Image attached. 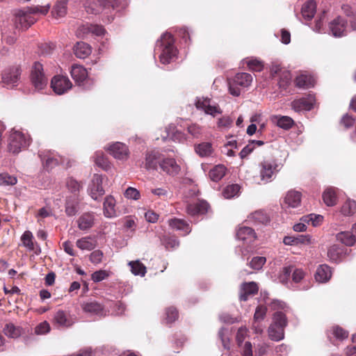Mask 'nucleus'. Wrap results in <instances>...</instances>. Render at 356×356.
<instances>
[{
    "mask_svg": "<svg viewBox=\"0 0 356 356\" xmlns=\"http://www.w3.org/2000/svg\"><path fill=\"white\" fill-rule=\"evenodd\" d=\"M156 47L161 51L159 59L161 63L168 64L177 56V49L174 47V39L171 34H163L157 41Z\"/></svg>",
    "mask_w": 356,
    "mask_h": 356,
    "instance_id": "f257e3e1",
    "label": "nucleus"
},
{
    "mask_svg": "<svg viewBox=\"0 0 356 356\" xmlns=\"http://www.w3.org/2000/svg\"><path fill=\"white\" fill-rule=\"evenodd\" d=\"M253 78L250 74L246 72L238 73L232 80L228 81L229 91L235 97H238L243 89L250 86Z\"/></svg>",
    "mask_w": 356,
    "mask_h": 356,
    "instance_id": "f03ea898",
    "label": "nucleus"
},
{
    "mask_svg": "<svg viewBox=\"0 0 356 356\" xmlns=\"http://www.w3.org/2000/svg\"><path fill=\"white\" fill-rule=\"evenodd\" d=\"M86 11L89 14L97 15L103 13L108 17V22L113 19V16H108L111 10L118 7L117 3L110 5V3H106L104 0H87L84 4Z\"/></svg>",
    "mask_w": 356,
    "mask_h": 356,
    "instance_id": "7ed1b4c3",
    "label": "nucleus"
},
{
    "mask_svg": "<svg viewBox=\"0 0 356 356\" xmlns=\"http://www.w3.org/2000/svg\"><path fill=\"white\" fill-rule=\"evenodd\" d=\"M259 167L260 179L264 184L271 181L281 168L275 160H264L259 163Z\"/></svg>",
    "mask_w": 356,
    "mask_h": 356,
    "instance_id": "20e7f679",
    "label": "nucleus"
},
{
    "mask_svg": "<svg viewBox=\"0 0 356 356\" xmlns=\"http://www.w3.org/2000/svg\"><path fill=\"white\" fill-rule=\"evenodd\" d=\"M29 144V140L19 131H11L9 137L8 150L13 154L19 153Z\"/></svg>",
    "mask_w": 356,
    "mask_h": 356,
    "instance_id": "39448f33",
    "label": "nucleus"
},
{
    "mask_svg": "<svg viewBox=\"0 0 356 356\" xmlns=\"http://www.w3.org/2000/svg\"><path fill=\"white\" fill-rule=\"evenodd\" d=\"M19 66H13L6 69L1 75L2 83L8 88H13L18 85L21 76Z\"/></svg>",
    "mask_w": 356,
    "mask_h": 356,
    "instance_id": "423d86ee",
    "label": "nucleus"
},
{
    "mask_svg": "<svg viewBox=\"0 0 356 356\" xmlns=\"http://www.w3.org/2000/svg\"><path fill=\"white\" fill-rule=\"evenodd\" d=\"M31 83L37 91L42 90L47 85V78L43 73L42 65L35 63L31 70Z\"/></svg>",
    "mask_w": 356,
    "mask_h": 356,
    "instance_id": "0eeeda50",
    "label": "nucleus"
},
{
    "mask_svg": "<svg viewBox=\"0 0 356 356\" xmlns=\"http://www.w3.org/2000/svg\"><path fill=\"white\" fill-rule=\"evenodd\" d=\"M105 149L115 159L120 161H127L130 154L128 147L120 142L110 144Z\"/></svg>",
    "mask_w": 356,
    "mask_h": 356,
    "instance_id": "6e6552de",
    "label": "nucleus"
},
{
    "mask_svg": "<svg viewBox=\"0 0 356 356\" xmlns=\"http://www.w3.org/2000/svg\"><path fill=\"white\" fill-rule=\"evenodd\" d=\"M72 86L70 80L65 76H54L51 81V87L57 95H63L68 91Z\"/></svg>",
    "mask_w": 356,
    "mask_h": 356,
    "instance_id": "1a4fd4ad",
    "label": "nucleus"
},
{
    "mask_svg": "<svg viewBox=\"0 0 356 356\" xmlns=\"http://www.w3.org/2000/svg\"><path fill=\"white\" fill-rule=\"evenodd\" d=\"M33 14L29 8L27 10H19L15 14L16 26L22 29H27L35 22V18L31 15Z\"/></svg>",
    "mask_w": 356,
    "mask_h": 356,
    "instance_id": "9d476101",
    "label": "nucleus"
},
{
    "mask_svg": "<svg viewBox=\"0 0 356 356\" xmlns=\"http://www.w3.org/2000/svg\"><path fill=\"white\" fill-rule=\"evenodd\" d=\"M195 106L197 108L203 110L205 113L215 116L221 113V110L218 105L212 102L209 98H199L196 101Z\"/></svg>",
    "mask_w": 356,
    "mask_h": 356,
    "instance_id": "9b49d317",
    "label": "nucleus"
},
{
    "mask_svg": "<svg viewBox=\"0 0 356 356\" xmlns=\"http://www.w3.org/2000/svg\"><path fill=\"white\" fill-rule=\"evenodd\" d=\"M315 101L316 100L314 96L312 95H309L306 97H302L292 102L291 106L296 112L310 111L313 108Z\"/></svg>",
    "mask_w": 356,
    "mask_h": 356,
    "instance_id": "f8f14e48",
    "label": "nucleus"
},
{
    "mask_svg": "<svg viewBox=\"0 0 356 356\" xmlns=\"http://www.w3.org/2000/svg\"><path fill=\"white\" fill-rule=\"evenodd\" d=\"M104 177L101 175H94L91 184L89 187V192L91 197L97 200L99 197L104 194V190L102 186Z\"/></svg>",
    "mask_w": 356,
    "mask_h": 356,
    "instance_id": "ddd939ff",
    "label": "nucleus"
},
{
    "mask_svg": "<svg viewBox=\"0 0 356 356\" xmlns=\"http://www.w3.org/2000/svg\"><path fill=\"white\" fill-rule=\"evenodd\" d=\"M302 201V193L296 190L289 191L284 197L283 206L284 208H298Z\"/></svg>",
    "mask_w": 356,
    "mask_h": 356,
    "instance_id": "4468645a",
    "label": "nucleus"
},
{
    "mask_svg": "<svg viewBox=\"0 0 356 356\" xmlns=\"http://www.w3.org/2000/svg\"><path fill=\"white\" fill-rule=\"evenodd\" d=\"M163 155L159 151L153 150L145 155V167L147 170H158Z\"/></svg>",
    "mask_w": 356,
    "mask_h": 356,
    "instance_id": "2eb2a0df",
    "label": "nucleus"
},
{
    "mask_svg": "<svg viewBox=\"0 0 356 356\" xmlns=\"http://www.w3.org/2000/svg\"><path fill=\"white\" fill-rule=\"evenodd\" d=\"M347 21L341 17L334 19L329 24L330 30L334 37H341L346 31Z\"/></svg>",
    "mask_w": 356,
    "mask_h": 356,
    "instance_id": "dca6fc26",
    "label": "nucleus"
},
{
    "mask_svg": "<svg viewBox=\"0 0 356 356\" xmlns=\"http://www.w3.org/2000/svg\"><path fill=\"white\" fill-rule=\"evenodd\" d=\"M81 309L85 313L92 316L96 315L102 316L106 315V311L103 305L95 300L83 302L81 304Z\"/></svg>",
    "mask_w": 356,
    "mask_h": 356,
    "instance_id": "f3484780",
    "label": "nucleus"
},
{
    "mask_svg": "<svg viewBox=\"0 0 356 356\" xmlns=\"http://www.w3.org/2000/svg\"><path fill=\"white\" fill-rule=\"evenodd\" d=\"M160 168L162 171L170 175H177L181 168L173 158H166L164 156L160 163Z\"/></svg>",
    "mask_w": 356,
    "mask_h": 356,
    "instance_id": "a211bd4d",
    "label": "nucleus"
},
{
    "mask_svg": "<svg viewBox=\"0 0 356 356\" xmlns=\"http://www.w3.org/2000/svg\"><path fill=\"white\" fill-rule=\"evenodd\" d=\"M54 323L59 327H69L74 323V320L69 313L58 310L54 316Z\"/></svg>",
    "mask_w": 356,
    "mask_h": 356,
    "instance_id": "6ab92c4d",
    "label": "nucleus"
},
{
    "mask_svg": "<svg viewBox=\"0 0 356 356\" xmlns=\"http://www.w3.org/2000/svg\"><path fill=\"white\" fill-rule=\"evenodd\" d=\"M236 237L244 243L249 244L255 241L257 236L254 230L251 227L241 226L236 231Z\"/></svg>",
    "mask_w": 356,
    "mask_h": 356,
    "instance_id": "aec40b11",
    "label": "nucleus"
},
{
    "mask_svg": "<svg viewBox=\"0 0 356 356\" xmlns=\"http://www.w3.org/2000/svg\"><path fill=\"white\" fill-rule=\"evenodd\" d=\"M103 213L105 217L111 218L118 216L116 200L112 195L105 197L103 203Z\"/></svg>",
    "mask_w": 356,
    "mask_h": 356,
    "instance_id": "412c9836",
    "label": "nucleus"
},
{
    "mask_svg": "<svg viewBox=\"0 0 356 356\" xmlns=\"http://www.w3.org/2000/svg\"><path fill=\"white\" fill-rule=\"evenodd\" d=\"M209 209V204L206 201L200 200L187 206L186 211L191 216L204 214Z\"/></svg>",
    "mask_w": 356,
    "mask_h": 356,
    "instance_id": "4be33fe9",
    "label": "nucleus"
},
{
    "mask_svg": "<svg viewBox=\"0 0 356 356\" xmlns=\"http://www.w3.org/2000/svg\"><path fill=\"white\" fill-rule=\"evenodd\" d=\"M166 136H163V140L169 138L173 141L181 143L185 141L186 136L184 133L178 131L174 124H170L166 127Z\"/></svg>",
    "mask_w": 356,
    "mask_h": 356,
    "instance_id": "5701e85b",
    "label": "nucleus"
},
{
    "mask_svg": "<svg viewBox=\"0 0 356 356\" xmlns=\"http://www.w3.org/2000/svg\"><path fill=\"white\" fill-rule=\"evenodd\" d=\"M258 289L257 284L254 282L244 283L241 286L240 300L246 301L248 299V296L257 293Z\"/></svg>",
    "mask_w": 356,
    "mask_h": 356,
    "instance_id": "b1692460",
    "label": "nucleus"
},
{
    "mask_svg": "<svg viewBox=\"0 0 356 356\" xmlns=\"http://www.w3.org/2000/svg\"><path fill=\"white\" fill-rule=\"evenodd\" d=\"M24 332V329L13 323H7L3 328V333L6 336L11 339H17Z\"/></svg>",
    "mask_w": 356,
    "mask_h": 356,
    "instance_id": "393cba45",
    "label": "nucleus"
},
{
    "mask_svg": "<svg viewBox=\"0 0 356 356\" xmlns=\"http://www.w3.org/2000/svg\"><path fill=\"white\" fill-rule=\"evenodd\" d=\"M332 275V272L330 266L326 264L320 265L316 269L315 273V279L318 282H327Z\"/></svg>",
    "mask_w": 356,
    "mask_h": 356,
    "instance_id": "a878e982",
    "label": "nucleus"
},
{
    "mask_svg": "<svg viewBox=\"0 0 356 356\" xmlns=\"http://www.w3.org/2000/svg\"><path fill=\"white\" fill-rule=\"evenodd\" d=\"M71 75L73 79L80 84L86 79L88 72L83 67L76 65L72 67Z\"/></svg>",
    "mask_w": 356,
    "mask_h": 356,
    "instance_id": "bb28decb",
    "label": "nucleus"
},
{
    "mask_svg": "<svg viewBox=\"0 0 356 356\" xmlns=\"http://www.w3.org/2000/svg\"><path fill=\"white\" fill-rule=\"evenodd\" d=\"M168 225L173 229L182 231L184 235L190 233L191 231L189 225L181 219H170L168 220Z\"/></svg>",
    "mask_w": 356,
    "mask_h": 356,
    "instance_id": "cd10ccee",
    "label": "nucleus"
},
{
    "mask_svg": "<svg viewBox=\"0 0 356 356\" xmlns=\"http://www.w3.org/2000/svg\"><path fill=\"white\" fill-rule=\"evenodd\" d=\"M75 56L79 58H85L91 53L90 45L83 42H79L74 47Z\"/></svg>",
    "mask_w": 356,
    "mask_h": 356,
    "instance_id": "c85d7f7f",
    "label": "nucleus"
},
{
    "mask_svg": "<svg viewBox=\"0 0 356 356\" xmlns=\"http://www.w3.org/2000/svg\"><path fill=\"white\" fill-rule=\"evenodd\" d=\"M315 84V79L309 74H301L296 77V85L300 88H309Z\"/></svg>",
    "mask_w": 356,
    "mask_h": 356,
    "instance_id": "c756f323",
    "label": "nucleus"
},
{
    "mask_svg": "<svg viewBox=\"0 0 356 356\" xmlns=\"http://www.w3.org/2000/svg\"><path fill=\"white\" fill-rule=\"evenodd\" d=\"M323 200L328 207H332L337 204V197L335 188L332 187L327 188L323 193Z\"/></svg>",
    "mask_w": 356,
    "mask_h": 356,
    "instance_id": "7c9ffc66",
    "label": "nucleus"
},
{
    "mask_svg": "<svg viewBox=\"0 0 356 356\" xmlns=\"http://www.w3.org/2000/svg\"><path fill=\"white\" fill-rule=\"evenodd\" d=\"M302 17L306 20H311L316 13V3L313 1L305 3L301 9Z\"/></svg>",
    "mask_w": 356,
    "mask_h": 356,
    "instance_id": "2f4dec72",
    "label": "nucleus"
},
{
    "mask_svg": "<svg viewBox=\"0 0 356 356\" xmlns=\"http://www.w3.org/2000/svg\"><path fill=\"white\" fill-rule=\"evenodd\" d=\"M76 245L82 250L89 251L96 247V241L90 236H86L77 240Z\"/></svg>",
    "mask_w": 356,
    "mask_h": 356,
    "instance_id": "473e14b6",
    "label": "nucleus"
},
{
    "mask_svg": "<svg viewBox=\"0 0 356 356\" xmlns=\"http://www.w3.org/2000/svg\"><path fill=\"white\" fill-rule=\"evenodd\" d=\"M195 152L201 157H207L212 154L213 147L211 143L204 142L195 146Z\"/></svg>",
    "mask_w": 356,
    "mask_h": 356,
    "instance_id": "72a5a7b5",
    "label": "nucleus"
},
{
    "mask_svg": "<svg viewBox=\"0 0 356 356\" xmlns=\"http://www.w3.org/2000/svg\"><path fill=\"white\" fill-rule=\"evenodd\" d=\"M268 332L269 338L273 341H280L283 339L284 337V329L282 328V326L270 325L268 327Z\"/></svg>",
    "mask_w": 356,
    "mask_h": 356,
    "instance_id": "f704fd0d",
    "label": "nucleus"
},
{
    "mask_svg": "<svg viewBox=\"0 0 356 356\" xmlns=\"http://www.w3.org/2000/svg\"><path fill=\"white\" fill-rule=\"evenodd\" d=\"M94 223V217L92 214L86 213L79 218L78 227L81 230L90 229Z\"/></svg>",
    "mask_w": 356,
    "mask_h": 356,
    "instance_id": "c9c22d12",
    "label": "nucleus"
},
{
    "mask_svg": "<svg viewBox=\"0 0 356 356\" xmlns=\"http://www.w3.org/2000/svg\"><path fill=\"white\" fill-rule=\"evenodd\" d=\"M79 200L76 197H70L66 200L65 212L68 216H74L78 211Z\"/></svg>",
    "mask_w": 356,
    "mask_h": 356,
    "instance_id": "e433bc0d",
    "label": "nucleus"
},
{
    "mask_svg": "<svg viewBox=\"0 0 356 356\" xmlns=\"http://www.w3.org/2000/svg\"><path fill=\"white\" fill-rule=\"evenodd\" d=\"M128 265L131 268V272L134 275L145 276L147 272L146 267L139 260L129 261Z\"/></svg>",
    "mask_w": 356,
    "mask_h": 356,
    "instance_id": "4c0bfd02",
    "label": "nucleus"
},
{
    "mask_svg": "<svg viewBox=\"0 0 356 356\" xmlns=\"http://www.w3.org/2000/svg\"><path fill=\"white\" fill-rule=\"evenodd\" d=\"M226 167L223 165H218L209 171V177L213 181H220L226 173Z\"/></svg>",
    "mask_w": 356,
    "mask_h": 356,
    "instance_id": "58836bf2",
    "label": "nucleus"
},
{
    "mask_svg": "<svg viewBox=\"0 0 356 356\" xmlns=\"http://www.w3.org/2000/svg\"><path fill=\"white\" fill-rule=\"evenodd\" d=\"M94 161L98 167L101 168L104 170L107 171L111 169V163L102 152H97L95 154Z\"/></svg>",
    "mask_w": 356,
    "mask_h": 356,
    "instance_id": "ea45409f",
    "label": "nucleus"
},
{
    "mask_svg": "<svg viewBox=\"0 0 356 356\" xmlns=\"http://www.w3.org/2000/svg\"><path fill=\"white\" fill-rule=\"evenodd\" d=\"M336 238L337 241L348 246L353 245L355 242V236L348 232H341L337 234Z\"/></svg>",
    "mask_w": 356,
    "mask_h": 356,
    "instance_id": "a19ab883",
    "label": "nucleus"
},
{
    "mask_svg": "<svg viewBox=\"0 0 356 356\" xmlns=\"http://www.w3.org/2000/svg\"><path fill=\"white\" fill-rule=\"evenodd\" d=\"M273 119L277 125L284 129H290L293 124L292 118L288 116H275Z\"/></svg>",
    "mask_w": 356,
    "mask_h": 356,
    "instance_id": "79ce46f5",
    "label": "nucleus"
},
{
    "mask_svg": "<svg viewBox=\"0 0 356 356\" xmlns=\"http://www.w3.org/2000/svg\"><path fill=\"white\" fill-rule=\"evenodd\" d=\"M67 0L58 1L54 7L52 14L55 17H63L67 12Z\"/></svg>",
    "mask_w": 356,
    "mask_h": 356,
    "instance_id": "37998d69",
    "label": "nucleus"
},
{
    "mask_svg": "<svg viewBox=\"0 0 356 356\" xmlns=\"http://www.w3.org/2000/svg\"><path fill=\"white\" fill-rule=\"evenodd\" d=\"M240 188L238 184L229 185L223 190L222 195L226 199L233 198L238 195Z\"/></svg>",
    "mask_w": 356,
    "mask_h": 356,
    "instance_id": "c03bdc74",
    "label": "nucleus"
},
{
    "mask_svg": "<svg viewBox=\"0 0 356 356\" xmlns=\"http://www.w3.org/2000/svg\"><path fill=\"white\" fill-rule=\"evenodd\" d=\"M17 183L15 176L10 175L8 172L0 173V186H14Z\"/></svg>",
    "mask_w": 356,
    "mask_h": 356,
    "instance_id": "a18cd8bd",
    "label": "nucleus"
},
{
    "mask_svg": "<svg viewBox=\"0 0 356 356\" xmlns=\"http://www.w3.org/2000/svg\"><path fill=\"white\" fill-rule=\"evenodd\" d=\"M270 325H275V326H282L284 328L287 325V319L286 315L280 311L276 312L273 314V322Z\"/></svg>",
    "mask_w": 356,
    "mask_h": 356,
    "instance_id": "49530a36",
    "label": "nucleus"
},
{
    "mask_svg": "<svg viewBox=\"0 0 356 356\" xmlns=\"http://www.w3.org/2000/svg\"><path fill=\"white\" fill-rule=\"evenodd\" d=\"M356 211V202L354 200H348L341 207V213L343 216H351Z\"/></svg>",
    "mask_w": 356,
    "mask_h": 356,
    "instance_id": "de8ad7c7",
    "label": "nucleus"
},
{
    "mask_svg": "<svg viewBox=\"0 0 356 356\" xmlns=\"http://www.w3.org/2000/svg\"><path fill=\"white\" fill-rule=\"evenodd\" d=\"M66 187L70 192L74 193L75 195L80 191L82 185L77 180L72 177H69L66 180Z\"/></svg>",
    "mask_w": 356,
    "mask_h": 356,
    "instance_id": "09e8293b",
    "label": "nucleus"
},
{
    "mask_svg": "<svg viewBox=\"0 0 356 356\" xmlns=\"http://www.w3.org/2000/svg\"><path fill=\"white\" fill-rule=\"evenodd\" d=\"M323 220V217L321 215L311 213L301 218L302 222H307L308 225L312 224V226L316 227L319 225Z\"/></svg>",
    "mask_w": 356,
    "mask_h": 356,
    "instance_id": "8fccbe9b",
    "label": "nucleus"
},
{
    "mask_svg": "<svg viewBox=\"0 0 356 356\" xmlns=\"http://www.w3.org/2000/svg\"><path fill=\"white\" fill-rule=\"evenodd\" d=\"M82 29L84 31V33H91L98 35V36L102 35L105 33V30H104V27L102 26H99V25H93V24L86 25V26H83L82 27Z\"/></svg>",
    "mask_w": 356,
    "mask_h": 356,
    "instance_id": "3c124183",
    "label": "nucleus"
},
{
    "mask_svg": "<svg viewBox=\"0 0 356 356\" xmlns=\"http://www.w3.org/2000/svg\"><path fill=\"white\" fill-rule=\"evenodd\" d=\"M33 238V234L30 231L24 232L21 237L23 245L28 248L29 250H33L34 249Z\"/></svg>",
    "mask_w": 356,
    "mask_h": 356,
    "instance_id": "603ef678",
    "label": "nucleus"
},
{
    "mask_svg": "<svg viewBox=\"0 0 356 356\" xmlns=\"http://www.w3.org/2000/svg\"><path fill=\"white\" fill-rule=\"evenodd\" d=\"M341 251L338 245H334L330 247L327 250V257L334 262H337L340 259Z\"/></svg>",
    "mask_w": 356,
    "mask_h": 356,
    "instance_id": "864d4df0",
    "label": "nucleus"
},
{
    "mask_svg": "<svg viewBox=\"0 0 356 356\" xmlns=\"http://www.w3.org/2000/svg\"><path fill=\"white\" fill-rule=\"evenodd\" d=\"M245 61L250 70L261 72L264 68L263 63L257 58L246 59Z\"/></svg>",
    "mask_w": 356,
    "mask_h": 356,
    "instance_id": "5fc2aeb1",
    "label": "nucleus"
},
{
    "mask_svg": "<svg viewBox=\"0 0 356 356\" xmlns=\"http://www.w3.org/2000/svg\"><path fill=\"white\" fill-rule=\"evenodd\" d=\"M291 81V75L289 71L284 70L280 75L278 84L280 88H286Z\"/></svg>",
    "mask_w": 356,
    "mask_h": 356,
    "instance_id": "6e6d98bb",
    "label": "nucleus"
},
{
    "mask_svg": "<svg viewBox=\"0 0 356 356\" xmlns=\"http://www.w3.org/2000/svg\"><path fill=\"white\" fill-rule=\"evenodd\" d=\"M202 127L196 124L193 123L187 127L188 133L193 138H199L202 134Z\"/></svg>",
    "mask_w": 356,
    "mask_h": 356,
    "instance_id": "4d7b16f0",
    "label": "nucleus"
},
{
    "mask_svg": "<svg viewBox=\"0 0 356 356\" xmlns=\"http://www.w3.org/2000/svg\"><path fill=\"white\" fill-rule=\"evenodd\" d=\"M124 197L128 200H138L140 198V193L134 187H128L124 192Z\"/></svg>",
    "mask_w": 356,
    "mask_h": 356,
    "instance_id": "13d9d810",
    "label": "nucleus"
},
{
    "mask_svg": "<svg viewBox=\"0 0 356 356\" xmlns=\"http://www.w3.org/2000/svg\"><path fill=\"white\" fill-rule=\"evenodd\" d=\"M266 261L264 257H254L250 262V266L254 270H260Z\"/></svg>",
    "mask_w": 356,
    "mask_h": 356,
    "instance_id": "bf43d9fd",
    "label": "nucleus"
},
{
    "mask_svg": "<svg viewBox=\"0 0 356 356\" xmlns=\"http://www.w3.org/2000/svg\"><path fill=\"white\" fill-rule=\"evenodd\" d=\"M50 331V325L47 321H43L35 327V333L38 335L44 334Z\"/></svg>",
    "mask_w": 356,
    "mask_h": 356,
    "instance_id": "052dcab7",
    "label": "nucleus"
},
{
    "mask_svg": "<svg viewBox=\"0 0 356 356\" xmlns=\"http://www.w3.org/2000/svg\"><path fill=\"white\" fill-rule=\"evenodd\" d=\"M165 315V320L167 323H172L177 318L178 312L176 308L171 307L167 309Z\"/></svg>",
    "mask_w": 356,
    "mask_h": 356,
    "instance_id": "680f3d73",
    "label": "nucleus"
},
{
    "mask_svg": "<svg viewBox=\"0 0 356 356\" xmlns=\"http://www.w3.org/2000/svg\"><path fill=\"white\" fill-rule=\"evenodd\" d=\"M151 193L160 198L167 197L169 195V191L167 187L152 188Z\"/></svg>",
    "mask_w": 356,
    "mask_h": 356,
    "instance_id": "e2e57ef3",
    "label": "nucleus"
},
{
    "mask_svg": "<svg viewBox=\"0 0 356 356\" xmlns=\"http://www.w3.org/2000/svg\"><path fill=\"white\" fill-rule=\"evenodd\" d=\"M108 277V273L104 270L95 271L92 274V280L95 282H99Z\"/></svg>",
    "mask_w": 356,
    "mask_h": 356,
    "instance_id": "0e129e2a",
    "label": "nucleus"
},
{
    "mask_svg": "<svg viewBox=\"0 0 356 356\" xmlns=\"http://www.w3.org/2000/svg\"><path fill=\"white\" fill-rule=\"evenodd\" d=\"M266 314V308L264 306H258L256 309L254 319L255 321H260L263 320Z\"/></svg>",
    "mask_w": 356,
    "mask_h": 356,
    "instance_id": "69168bd1",
    "label": "nucleus"
},
{
    "mask_svg": "<svg viewBox=\"0 0 356 356\" xmlns=\"http://www.w3.org/2000/svg\"><path fill=\"white\" fill-rule=\"evenodd\" d=\"M250 218L258 222L264 223L268 220L266 215L261 211H257L250 215Z\"/></svg>",
    "mask_w": 356,
    "mask_h": 356,
    "instance_id": "338daca9",
    "label": "nucleus"
},
{
    "mask_svg": "<svg viewBox=\"0 0 356 356\" xmlns=\"http://www.w3.org/2000/svg\"><path fill=\"white\" fill-rule=\"evenodd\" d=\"M42 161L47 169L53 168L59 163L58 159L51 156L42 157Z\"/></svg>",
    "mask_w": 356,
    "mask_h": 356,
    "instance_id": "774afa93",
    "label": "nucleus"
}]
</instances>
